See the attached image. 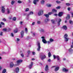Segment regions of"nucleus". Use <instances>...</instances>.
Returning <instances> with one entry per match:
<instances>
[{"label": "nucleus", "mask_w": 73, "mask_h": 73, "mask_svg": "<svg viewBox=\"0 0 73 73\" xmlns=\"http://www.w3.org/2000/svg\"><path fill=\"white\" fill-rule=\"evenodd\" d=\"M68 51L70 53H73V50L71 48H70L68 50Z\"/></svg>", "instance_id": "obj_14"}, {"label": "nucleus", "mask_w": 73, "mask_h": 73, "mask_svg": "<svg viewBox=\"0 0 73 73\" xmlns=\"http://www.w3.org/2000/svg\"><path fill=\"white\" fill-rule=\"evenodd\" d=\"M56 3L57 4H59L60 3H61V2H60V1H56Z\"/></svg>", "instance_id": "obj_39"}, {"label": "nucleus", "mask_w": 73, "mask_h": 73, "mask_svg": "<svg viewBox=\"0 0 73 73\" xmlns=\"http://www.w3.org/2000/svg\"><path fill=\"white\" fill-rule=\"evenodd\" d=\"M33 12L32 11H31L29 14V15H33Z\"/></svg>", "instance_id": "obj_37"}, {"label": "nucleus", "mask_w": 73, "mask_h": 73, "mask_svg": "<svg viewBox=\"0 0 73 73\" xmlns=\"http://www.w3.org/2000/svg\"><path fill=\"white\" fill-rule=\"evenodd\" d=\"M71 14L72 15V17H73V12H71Z\"/></svg>", "instance_id": "obj_56"}, {"label": "nucleus", "mask_w": 73, "mask_h": 73, "mask_svg": "<svg viewBox=\"0 0 73 73\" xmlns=\"http://www.w3.org/2000/svg\"><path fill=\"white\" fill-rule=\"evenodd\" d=\"M17 3H19V4H20L21 3H22V1H21L19 0L18 1Z\"/></svg>", "instance_id": "obj_31"}, {"label": "nucleus", "mask_w": 73, "mask_h": 73, "mask_svg": "<svg viewBox=\"0 0 73 73\" xmlns=\"http://www.w3.org/2000/svg\"><path fill=\"white\" fill-rule=\"evenodd\" d=\"M16 72H18L19 71V67H17L15 68V70Z\"/></svg>", "instance_id": "obj_17"}, {"label": "nucleus", "mask_w": 73, "mask_h": 73, "mask_svg": "<svg viewBox=\"0 0 73 73\" xmlns=\"http://www.w3.org/2000/svg\"><path fill=\"white\" fill-rule=\"evenodd\" d=\"M7 13L8 14H9V13H10V10H9V9H7Z\"/></svg>", "instance_id": "obj_24"}, {"label": "nucleus", "mask_w": 73, "mask_h": 73, "mask_svg": "<svg viewBox=\"0 0 73 73\" xmlns=\"http://www.w3.org/2000/svg\"><path fill=\"white\" fill-rule=\"evenodd\" d=\"M11 36H12V37H13L14 36H13V33H11Z\"/></svg>", "instance_id": "obj_55"}, {"label": "nucleus", "mask_w": 73, "mask_h": 73, "mask_svg": "<svg viewBox=\"0 0 73 73\" xmlns=\"http://www.w3.org/2000/svg\"><path fill=\"white\" fill-rule=\"evenodd\" d=\"M31 53V52H30V51H28L27 52V53L28 54H29Z\"/></svg>", "instance_id": "obj_53"}, {"label": "nucleus", "mask_w": 73, "mask_h": 73, "mask_svg": "<svg viewBox=\"0 0 73 73\" xmlns=\"http://www.w3.org/2000/svg\"><path fill=\"white\" fill-rule=\"evenodd\" d=\"M61 19L60 18L59 19L58 21V25H60V22H61Z\"/></svg>", "instance_id": "obj_18"}, {"label": "nucleus", "mask_w": 73, "mask_h": 73, "mask_svg": "<svg viewBox=\"0 0 73 73\" xmlns=\"http://www.w3.org/2000/svg\"><path fill=\"white\" fill-rule=\"evenodd\" d=\"M40 31L41 32H45V30H44V29H41Z\"/></svg>", "instance_id": "obj_23"}, {"label": "nucleus", "mask_w": 73, "mask_h": 73, "mask_svg": "<svg viewBox=\"0 0 73 73\" xmlns=\"http://www.w3.org/2000/svg\"><path fill=\"white\" fill-rule=\"evenodd\" d=\"M37 24H40V23H41V22L40 21H37Z\"/></svg>", "instance_id": "obj_48"}, {"label": "nucleus", "mask_w": 73, "mask_h": 73, "mask_svg": "<svg viewBox=\"0 0 73 73\" xmlns=\"http://www.w3.org/2000/svg\"><path fill=\"white\" fill-rule=\"evenodd\" d=\"M0 35H1V36H2L3 35V33L2 32H1L0 33Z\"/></svg>", "instance_id": "obj_57"}, {"label": "nucleus", "mask_w": 73, "mask_h": 73, "mask_svg": "<svg viewBox=\"0 0 73 73\" xmlns=\"http://www.w3.org/2000/svg\"><path fill=\"white\" fill-rule=\"evenodd\" d=\"M13 20L14 21H15L16 20V18L15 17H14L13 19Z\"/></svg>", "instance_id": "obj_47"}, {"label": "nucleus", "mask_w": 73, "mask_h": 73, "mask_svg": "<svg viewBox=\"0 0 73 73\" xmlns=\"http://www.w3.org/2000/svg\"><path fill=\"white\" fill-rule=\"evenodd\" d=\"M63 61H65L66 60V58H63Z\"/></svg>", "instance_id": "obj_58"}, {"label": "nucleus", "mask_w": 73, "mask_h": 73, "mask_svg": "<svg viewBox=\"0 0 73 73\" xmlns=\"http://www.w3.org/2000/svg\"><path fill=\"white\" fill-rule=\"evenodd\" d=\"M52 11L53 12H55L56 13L57 12V10H56V9H53Z\"/></svg>", "instance_id": "obj_29"}, {"label": "nucleus", "mask_w": 73, "mask_h": 73, "mask_svg": "<svg viewBox=\"0 0 73 73\" xmlns=\"http://www.w3.org/2000/svg\"><path fill=\"white\" fill-rule=\"evenodd\" d=\"M17 41H20V39H19V38H17Z\"/></svg>", "instance_id": "obj_54"}, {"label": "nucleus", "mask_w": 73, "mask_h": 73, "mask_svg": "<svg viewBox=\"0 0 73 73\" xmlns=\"http://www.w3.org/2000/svg\"><path fill=\"white\" fill-rule=\"evenodd\" d=\"M56 58H57L58 60H60V57L58 56H56Z\"/></svg>", "instance_id": "obj_21"}, {"label": "nucleus", "mask_w": 73, "mask_h": 73, "mask_svg": "<svg viewBox=\"0 0 73 73\" xmlns=\"http://www.w3.org/2000/svg\"><path fill=\"white\" fill-rule=\"evenodd\" d=\"M45 70V71H46V72L48 71V70H49V69L48 68V65H46Z\"/></svg>", "instance_id": "obj_13"}, {"label": "nucleus", "mask_w": 73, "mask_h": 73, "mask_svg": "<svg viewBox=\"0 0 73 73\" xmlns=\"http://www.w3.org/2000/svg\"><path fill=\"white\" fill-rule=\"evenodd\" d=\"M45 22H48V21H49V19H45Z\"/></svg>", "instance_id": "obj_25"}, {"label": "nucleus", "mask_w": 73, "mask_h": 73, "mask_svg": "<svg viewBox=\"0 0 73 73\" xmlns=\"http://www.w3.org/2000/svg\"><path fill=\"white\" fill-rule=\"evenodd\" d=\"M32 54H33V55H35V54H36V53L35 52H32Z\"/></svg>", "instance_id": "obj_52"}, {"label": "nucleus", "mask_w": 73, "mask_h": 73, "mask_svg": "<svg viewBox=\"0 0 73 73\" xmlns=\"http://www.w3.org/2000/svg\"><path fill=\"white\" fill-rule=\"evenodd\" d=\"M41 38L42 39V42H43L44 44H46V43H47L46 40L45 39V37L42 36Z\"/></svg>", "instance_id": "obj_4"}, {"label": "nucleus", "mask_w": 73, "mask_h": 73, "mask_svg": "<svg viewBox=\"0 0 73 73\" xmlns=\"http://www.w3.org/2000/svg\"><path fill=\"white\" fill-rule=\"evenodd\" d=\"M70 18V16L68 15L67 16V17H66V19L67 20H69V19Z\"/></svg>", "instance_id": "obj_20"}, {"label": "nucleus", "mask_w": 73, "mask_h": 73, "mask_svg": "<svg viewBox=\"0 0 73 73\" xmlns=\"http://www.w3.org/2000/svg\"><path fill=\"white\" fill-rule=\"evenodd\" d=\"M71 48H73V45H72L71 46H70Z\"/></svg>", "instance_id": "obj_64"}, {"label": "nucleus", "mask_w": 73, "mask_h": 73, "mask_svg": "<svg viewBox=\"0 0 73 73\" xmlns=\"http://www.w3.org/2000/svg\"><path fill=\"white\" fill-rule=\"evenodd\" d=\"M63 28L65 30H66L67 29V27L65 25L63 27Z\"/></svg>", "instance_id": "obj_19"}, {"label": "nucleus", "mask_w": 73, "mask_h": 73, "mask_svg": "<svg viewBox=\"0 0 73 73\" xmlns=\"http://www.w3.org/2000/svg\"><path fill=\"white\" fill-rule=\"evenodd\" d=\"M48 56L49 57H50V56H51V54L50 53V52H49L48 54Z\"/></svg>", "instance_id": "obj_33"}, {"label": "nucleus", "mask_w": 73, "mask_h": 73, "mask_svg": "<svg viewBox=\"0 0 73 73\" xmlns=\"http://www.w3.org/2000/svg\"><path fill=\"white\" fill-rule=\"evenodd\" d=\"M18 29H16L15 30H14V32L15 33H17V32Z\"/></svg>", "instance_id": "obj_28"}, {"label": "nucleus", "mask_w": 73, "mask_h": 73, "mask_svg": "<svg viewBox=\"0 0 73 73\" xmlns=\"http://www.w3.org/2000/svg\"><path fill=\"white\" fill-rule=\"evenodd\" d=\"M67 37H68V35L66 34L64 35V40L66 41H68L69 40V38H67Z\"/></svg>", "instance_id": "obj_5"}, {"label": "nucleus", "mask_w": 73, "mask_h": 73, "mask_svg": "<svg viewBox=\"0 0 73 73\" xmlns=\"http://www.w3.org/2000/svg\"><path fill=\"white\" fill-rule=\"evenodd\" d=\"M6 72V69H4L2 71L3 73H5Z\"/></svg>", "instance_id": "obj_27"}, {"label": "nucleus", "mask_w": 73, "mask_h": 73, "mask_svg": "<svg viewBox=\"0 0 73 73\" xmlns=\"http://www.w3.org/2000/svg\"><path fill=\"white\" fill-rule=\"evenodd\" d=\"M25 31L26 33H27V32H28V29H27V28H26L25 29Z\"/></svg>", "instance_id": "obj_34"}, {"label": "nucleus", "mask_w": 73, "mask_h": 73, "mask_svg": "<svg viewBox=\"0 0 73 73\" xmlns=\"http://www.w3.org/2000/svg\"><path fill=\"white\" fill-rule=\"evenodd\" d=\"M1 11L2 13H4L5 12V8L4 7V6L2 7L1 9Z\"/></svg>", "instance_id": "obj_9"}, {"label": "nucleus", "mask_w": 73, "mask_h": 73, "mask_svg": "<svg viewBox=\"0 0 73 73\" xmlns=\"http://www.w3.org/2000/svg\"><path fill=\"white\" fill-rule=\"evenodd\" d=\"M53 57L54 59H55V58H56V56L55 55H53Z\"/></svg>", "instance_id": "obj_45"}, {"label": "nucleus", "mask_w": 73, "mask_h": 73, "mask_svg": "<svg viewBox=\"0 0 73 73\" xmlns=\"http://www.w3.org/2000/svg\"><path fill=\"white\" fill-rule=\"evenodd\" d=\"M21 38L24 37V31H21Z\"/></svg>", "instance_id": "obj_12"}, {"label": "nucleus", "mask_w": 73, "mask_h": 73, "mask_svg": "<svg viewBox=\"0 0 73 73\" xmlns=\"http://www.w3.org/2000/svg\"><path fill=\"white\" fill-rule=\"evenodd\" d=\"M47 6L48 7H50L51 6H52V5L50 4H47Z\"/></svg>", "instance_id": "obj_36"}, {"label": "nucleus", "mask_w": 73, "mask_h": 73, "mask_svg": "<svg viewBox=\"0 0 73 73\" xmlns=\"http://www.w3.org/2000/svg\"><path fill=\"white\" fill-rule=\"evenodd\" d=\"M23 62V60L21 59L17 61V64H15V66H18L20 65V63L22 62Z\"/></svg>", "instance_id": "obj_1"}, {"label": "nucleus", "mask_w": 73, "mask_h": 73, "mask_svg": "<svg viewBox=\"0 0 73 73\" xmlns=\"http://www.w3.org/2000/svg\"><path fill=\"white\" fill-rule=\"evenodd\" d=\"M52 68H54L55 71V72H57V71H58V70L59 69V67L56 66H54L52 67Z\"/></svg>", "instance_id": "obj_2"}, {"label": "nucleus", "mask_w": 73, "mask_h": 73, "mask_svg": "<svg viewBox=\"0 0 73 73\" xmlns=\"http://www.w3.org/2000/svg\"><path fill=\"white\" fill-rule=\"evenodd\" d=\"M63 72H68V70L67 69L65 68H63L62 69Z\"/></svg>", "instance_id": "obj_15"}, {"label": "nucleus", "mask_w": 73, "mask_h": 73, "mask_svg": "<svg viewBox=\"0 0 73 73\" xmlns=\"http://www.w3.org/2000/svg\"><path fill=\"white\" fill-rule=\"evenodd\" d=\"M38 44V48H37V50L38 51H40V48H41V46H40V44L39 42H37Z\"/></svg>", "instance_id": "obj_3"}, {"label": "nucleus", "mask_w": 73, "mask_h": 73, "mask_svg": "<svg viewBox=\"0 0 73 73\" xmlns=\"http://www.w3.org/2000/svg\"><path fill=\"white\" fill-rule=\"evenodd\" d=\"M47 42L48 44H50L51 43V42L50 40L49 41H48Z\"/></svg>", "instance_id": "obj_46"}, {"label": "nucleus", "mask_w": 73, "mask_h": 73, "mask_svg": "<svg viewBox=\"0 0 73 73\" xmlns=\"http://www.w3.org/2000/svg\"><path fill=\"white\" fill-rule=\"evenodd\" d=\"M66 5L67 6H70V4L69 3H66Z\"/></svg>", "instance_id": "obj_35"}, {"label": "nucleus", "mask_w": 73, "mask_h": 73, "mask_svg": "<svg viewBox=\"0 0 73 73\" xmlns=\"http://www.w3.org/2000/svg\"><path fill=\"white\" fill-rule=\"evenodd\" d=\"M48 62H50V61H51V60H50V59H49L48 60Z\"/></svg>", "instance_id": "obj_59"}, {"label": "nucleus", "mask_w": 73, "mask_h": 73, "mask_svg": "<svg viewBox=\"0 0 73 73\" xmlns=\"http://www.w3.org/2000/svg\"><path fill=\"white\" fill-rule=\"evenodd\" d=\"M45 2V1L44 0H42L41 1V3L42 4H44V3Z\"/></svg>", "instance_id": "obj_30"}, {"label": "nucleus", "mask_w": 73, "mask_h": 73, "mask_svg": "<svg viewBox=\"0 0 73 73\" xmlns=\"http://www.w3.org/2000/svg\"><path fill=\"white\" fill-rule=\"evenodd\" d=\"M38 2V0H34L33 1V3L35 5H36L37 3Z\"/></svg>", "instance_id": "obj_11"}, {"label": "nucleus", "mask_w": 73, "mask_h": 73, "mask_svg": "<svg viewBox=\"0 0 73 73\" xmlns=\"http://www.w3.org/2000/svg\"><path fill=\"white\" fill-rule=\"evenodd\" d=\"M51 22L52 23V24H54V20H51Z\"/></svg>", "instance_id": "obj_38"}, {"label": "nucleus", "mask_w": 73, "mask_h": 73, "mask_svg": "<svg viewBox=\"0 0 73 73\" xmlns=\"http://www.w3.org/2000/svg\"><path fill=\"white\" fill-rule=\"evenodd\" d=\"M52 13H53V12H50V13H48V15H52Z\"/></svg>", "instance_id": "obj_42"}, {"label": "nucleus", "mask_w": 73, "mask_h": 73, "mask_svg": "<svg viewBox=\"0 0 73 73\" xmlns=\"http://www.w3.org/2000/svg\"><path fill=\"white\" fill-rule=\"evenodd\" d=\"M3 31H4L5 32H6V31H7V29H3Z\"/></svg>", "instance_id": "obj_43"}, {"label": "nucleus", "mask_w": 73, "mask_h": 73, "mask_svg": "<svg viewBox=\"0 0 73 73\" xmlns=\"http://www.w3.org/2000/svg\"><path fill=\"white\" fill-rule=\"evenodd\" d=\"M63 14V13L62 12H60L58 14V16H59V17H61L62 16Z\"/></svg>", "instance_id": "obj_16"}, {"label": "nucleus", "mask_w": 73, "mask_h": 73, "mask_svg": "<svg viewBox=\"0 0 73 73\" xmlns=\"http://www.w3.org/2000/svg\"><path fill=\"white\" fill-rule=\"evenodd\" d=\"M12 16H11L9 17V19H10V20H11V19H12Z\"/></svg>", "instance_id": "obj_51"}, {"label": "nucleus", "mask_w": 73, "mask_h": 73, "mask_svg": "<svg viewBox=\"0 0 73 73\" xmlns=\"http://www.w3.org/2000/svg\"><path fill=\"white\" fill-rule=\"evenodd\" d=\"M68 9L69 11H70V8H68Z\"/></svg>", "instance_id": "obj_62"}, {"label": "nucleus", "mask_w": 73, "mask_h": 73, "mask_svg": "<svg viewBox=\"0 0 73 73\" xmlns=\"http://www.w3.org/2000/svg\"><path fill=\"white\" fill-rule=\"evenodd\" d=\"M29 11V8H27L25 10V12H27V11Z\"/></svg>", "instance_id": "obj_41"}, {"label": "nucleus", "mask_w": 73, "mask_h": 73, "mask_svg": "<svg viewBox=\"0 0 73 73\" xmlns=\"http://www.w3.org/2000/svg\"><path fill=\"white\" fill-rule=\"evenodd\" d=\"M54 41V40H53V39L50 38V42H53V41Z\"/></svg>", "instance_id": "obj_26"}, {"label": "nucleus", "mask_w": 73, "mask_h": 73, "mask_svg": "<svg viewBox=\"0 0 73 73\" xmlns=\"http://www.w3.org/2000/svg\"><path fill=\"white\" fill-rule=\"evenodd\" d=\"M15 3V1L14 0L12 1L11 2V4L12 5H13Z\"/></svg>", "instance_id": "obj_22"}, {"label": "nucleus", "mask_w": 73, "mask_h": 73, "mask_svg": "<svg viewBox=\"0 0 73 73\" xmlns=\"http://www.w3.org/2000/svg\"><path fill=\"white\" fill-rule=\"evenodd\" d=\"M42 13H43V10H40L39 11L38 14L39 16H40V15H41Z\"/></svg>", "instance_id": "obj_10"}, {"label": "nucleus", "mask_w": 73, "mask_h": 73, "mask_svg": "<svg viewBox=\"0 0 73 73\" xmlns=\"http://www.w3.org/2000/svg\"><path fill=\"white\" fill-rule=\"evenodd\" d=\"M21 56H22V57H24V54H21Z\"/></svg>", "instance_id": "obj_63"}, {"label": "nucleus", "mask_w": 73, "mask_h": 73, "mask_svg": "<svg viewBox=\"0 0 73 73\" xmlns=\"http://www.w3.org/2000/svg\"><path fill=\"white\" fill-rule=\"evenodd\" d=\"M45 57H46L45 55H43L42 54H40V58L41 60H44Z\"/></svg>", "instance_id": "obj_8"}, {"label": "nucleus", "mask_w": 73, "mask_h": 73, "mask_svg": "<svg viewBox=\"0 0 73 73\" xmlns=\"http://www.w3.org/2000/svg\"><path fill=\"white\" fill-rule=\"evenodd\" d=\"M69 22H70V24H73V21H72L71 20Z\"/></svg>", "instance_id": "obj_40"}, {"label": "nucleus", "mask_w": 73, "mask_h": 73, "mask_svg": "<svg viewBox=\"0 0 73 73\" xmlns=\"http://www.w3.org/2000/svg\"><path fill=\"white\" fill-rule=\"evenodd\" d=\"M1 24H2V25H4V23L3 22H1Z\"/></svg>", "instance_id": "obj_49"}, {"label": "nucleus", "mask_w": 73, "mask_h": 73, "mask_svg": "<svg viewBox=\"0 0 73 73\" xmlns=\"http://www.w3.org/2000/svg\"><path fill=\"white\" fill-rule=\"evenodd\" d=\"M44 16L46 17H49V15L48 14H45L44 15Z\"/></svg>", "instance_id": "obj_32"}, {"label": "nucleus", "mask_w": 73, "mask_h": 73, "mask_svg": "<svg viewBox=\"0 0 73 73\" xmlns=\"http://www.w3.org/2000/svg\"><path fill=\"white\" fill-rule=\"evenodd\" d=\"M61 8L60 6H59L57 7H56V9H60V8Z\"/></svg>", "instance_id": "obj_50"}, {"label": "nucleus", "mask_w": 73, "mask_h": 73, "mask_svg": "<svg viewBox=\"0 0 73 73\" xmlns=\"http://www.w3.org/2000/svg\"><path fill=\"white\" fill-rule=\"evenodd\" d=\"M35 22H34L32 23V25H35Z\"/></svg>", "instance_id": "obj_61"}, {"label": "nucleus", "mask_w": 73, "mask_h": 73, "mask_svg": "<svg viewBox=\"0 0 73 73\" xmlns=\"http://www.w3.org/2000/svg\"><path fill=\"white\" fill-rule=\"evenodd\" d=\"M2 20L4 21H7V19L5 18H4Z\"/></svg>", "instance_id": "obj_44"}, {"label": "nucleus", "mask_w": 73, "mask_h": 73, "mask_svg": "<svg viewBox=\"0 0 73 73\" xmlns=\"http://www.w3.org/2000/svg\"><path fill=\"white\" fill-rule=\"evenodd\" d=\"M15 64L14 65V64H13V62H11L9 64V66H10V68H12L13 67V66H15Z\"/></svg>", "instance_id": "obj_6"}, {"label": "nucleus", "mask_w": 73, "mask_h": 73, "mask_svg": "<svg viewBox=\"0 0 73 73\" xmlns=\"http://www.w3.org/2000/svg\"><path fill=\"white\" fill-rule=\"evenodd\" d=\"M20 24L21 25H22V24H23V22H20Z\"/></svg>", "instance_id": "obj_60"}, {"label": "nucleus", "mask_w": 73, "mask_h": 73, "mask_svg": "<svg viewBox=\"0 0 73 73\" xmlns=\"http://www.w3.org/2000/svg\"><path fill=\"white\" fill-rule=\"evenodd\" d=\"M33 62H31V64H30V65L27 66V67L29 68V69H31L32 68V67L33 66Z\"/></svg>", "instance_id": "obj_7"}]
</instances>
